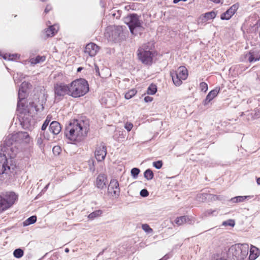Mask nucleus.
I'll return each mask as SVG.
<instances>
[{
    "instance_id": "1",
    "label": "nucleus",
    "mask_w": 260,
    "mask_h": 260,
    "mask_svg": "<svg viewBox=\"0 0 260 260\" xmlns=\"http://www.w3.org/2000/svg\"><path fill=\"white\" fill-rule=\"evenodd\" d=\"M26 132H21L15 135H9L0 145V175L8 174V171L13 172L17 168L15 159L19 151L18 138L27 137Z\"/></svg>"
},
{
    "instance_id": "2",
    "label": "nucleus",
    "mask_w": 260,
    "mask_h": 260,
    "mask_svg": "<svg viewBox=\"0 0 260 260\" xmlns=\"http://www.w3.org/2000/svg\"><path fill=\"white\" fill-rule=\"evenodd\" d=\"M89 129L88 120L74 119L66 127L64 136L71 141H80L86 137Z\"/></svg>"
},
{
    "instance_id": "3",
    "label": "nucleus",
    "mask_w": 260,
    "mask_h": 260,
    "mask_svg": "<svg viewBox=\"0 0 260 260\" xmlns=\"http://www.w3.org/2000/svg\"><path fill=\"white\" fill-rule=\"evenodd\" d=\"M69 84L71 90L70 96L73 98H80L89 91V85L85 79H77Z\"/></svg>"
},
{
    "instance_id": "4",
    "label": "nucleus",
    "mask_w": 260,
    "mask_h": 260,
    "mask_svg": "<svg viewBox=\"0 0 260 260\" xmlns=\"http://www.w3.org/2000/svg\"><path fill=\"white\" fill-rule=\"evenodd\" d=\"M249 246L246 243H238L232 245L229 250L228 255L232 256V260H244L248 254Z\"/></svg>"
},
{
    "instance_id": "5",
    "label": "nucleus",
    "mask_w": 260,
    "mask_h": 260,
    "mask_svg": "<svg viewBox=\"0 0 260 260\" xmlns=\"http://www.w3.org/2000/svg\"><path fill=\"white\" fill-rule=\"evenodd\" d=\"M124 22L127 24L132 34H135V30L137 28L143 30L144 27L142 26L143 22L140 20V16L136 13L128 14L124 18Z\"/></svg>"
},
{
    "instance_id": "6",
    "label": "nucleus",
    "mask_w": 260,
    "mask_h": 260,
    "mask_svg": "<svg viewBox=\"0 0 260 260\" xmlns=\"http://www.w3.org/2000/svg\"><path fill=\"white\" fill-rule=\"evenodd\" d=\"M138 59L145 65L150 66L153 62L154 53L152 51L148 49L146 45L140 47L137 51Z\"/></svg>"
},
{
    "instance_id": "7",
    "label": "nucleus",
    "mask_w": 260,
    "mask_h": 260,
    "mask_svg": "<svg viewBox=\"0 0 260 260\" xmlns=\"http://www.w3.org/2000/svg\"><path fill=\"white\" fill-rule=\"evenodd\" d=\"M53 91L54 93V100L56 102L61 101L64 95L70 96L71 90L70 84L59 82L54 84Z\"/></svg>"
},
{
    "instance_id": "8",
    "label": "nucleus",
    "mask_w": 260,
    "mask_h": 260,
    "mask_svg": "<svg viewBox=\"0 0 260 260\" xmlns=\"http://www.w3.org/2000/svg\"><path fill=\"white\" fill-rule=\"evenodd\" d=\"M109 34V39L114 42H118L123 39V29L122 26H116Z\"/></svg>"
},
{
    "instance_id": "9",
    "label": "nucleus",
    "mask_w": 260,
    "mask_h": 260,
    "mask_svg": "<svg viewBox=\"0 0 260 260\" xmlns=\"http://www.w3.org/2000/svg\"><path fill=\"white\" fill-rule=\"evenodd\" d=\"M239 5L236 3L230 7L225 12L220 15V19L222 20H228L235 14L239 8Z\"/></svg>"
},
{
    "instance_id": "10",
    "label": "nucleus",
    "mask_w": 260,
    "mask_h": 260,
    "mask_svg": "<svg viewBox=\"0 0 260 260\" xmlns=\"http://www.w3.org/2000/svg\"><path fill=\"white\" fill-rule=\"evenodd\" d=\"M1 195L12 207L18 200V195L14 191H6L2 192Z\"/></svg>"
},
{
    "instance_id": "11",
    "label": "nucleus",
    "mask_w": 260,
    "mask_h": 260,
    "mask_svg": "<svg viewBox=\"0 0 260 260\" xmlns=\"http://www.w3.org/2000/svg\"><path fill=\"white\" fill-rule=\"evenodd\" d=\"M107 155V147L105 145L97 146L95 151V157L98 161L103 160Z\"/></svg>"
},
{
    "instance_id": "12",
    "label": "nucleus",
    "mask_w": 260,
    "mask_h": 260,
    "mask_svg": "<svg viewBox=\"0 0 260 260\" xmlns=\"http://www.w3.org/2000/svg\"><path fill=\"white\" fill-rule=\"evenodd\" d=\"M220 91V87H216L214 89L211 90L207 95L206 98L203 100L202 104L204 106H206L217 96Z\"/></svg>"
},
{
    "instance_id": "13",
    "label": "nucleus",
    "mask_w": 260,
    "mask_h": 260,
    "mask_svg": "<svg viewBox=\"0 0 260 260\" xmlns=\"http://www.w3.org/2000/svg\"><path fill=\"white\" fill-rule=\"evenodd\" d=\"M99 47L94 43H90L86 45L84 48V53L91 57L94 56L98 53Z\"/></svg>"
},
{
    "instance_id": "14",
    "label": "nucleus",
    "mask_w": 260,
    "mask_h": 260,
    "mask_svg": "<svg viewBox=\"0 0 260 260\" xmlns=\"http://www.w3.org/2000/svg\"><path fill=\"white\" fill-rule=\"evenodd\" d=\"M27 96V91H25L23 89H19L18 93V101L17 105V108L18 111H20L21 109L24 110L25 107L24 104L22 102Z\"/></svg>"
},
{
    "instance_id": "15",
    "label": "nucleus",
    "mask_w": 260,
    "mask_h": 260,
    "mask_svg": "<svg viewBox=\"0 0 260 260\" xmlns=\"http://www.w3.org/2000/svg\"><path fill=\"white\" fill-rule=\"evenodd\" d=\"M108 180L106 175L99 174L96 179V186L100 189L103 190L106 188Z\"/></svg>"
},
{
    "instance_id": "16",
    "label": "nucleus",
    "mask_w": 260,
    "mask_h": 260,
    "mask_svg": "<svg viewBox=\"0 0 260 260\" xmlns=\"http://www.w3.org/2000/svg\"><path fill=\"white\" fill-rule=\"evenodd\" d=\"M113 190V193L115 196H119L120 193L119 185L118 181L115 179H112L108 187V191L111 192Z\"/></svg>"
},
{
    "instance_id": "17",
    "label": "nucleus",
    "mask_w": 260,
    "mask_h": 260,
    "mask_svg": "<svg viewBox=\"0 0 260 260\" xmlns=\"http://www.w3.org/2000/svg\"><path fill=\"white\" fill-rule=\"evenodd\" d=\"M49 129L53 135H57L61 131V127L58 121H53L50 124Z\"/></svg>"
},
{
    "instance_id": "18",
    "label": "nucleus",
    "mask_w": 260,
    "mask_h": 260,
    "mask_svg": "<svg viewBox=\"0 0 260 260\" xmlns=\"http://www.w3.org/2000/svg\"><path fill=\"white\" fill-rule=\"evenodd\" d=\"M174 221L178 225H181L185 223L191 224L192 219L188 216L184 215L177 217Z\"/></svg>"
},
{
    "instance_id": "19",
    "label": "nucleus",
    "mask_w": 260,
    "mask_h": 260,
    "mask_svg": "<svg viewBox=\"0 0 260 260\" xmlns=\"http://www.w3.org/2000/svg\"><path fill=\"white\" fill-rule=\"evenodd\" d=\"M216 16V13L214 11L205 13L201 15L200 19L202 22H206L207 21L213 19Z\"/></svg>"
},
{
    "instance_id": "20",
    "label": "nucleus",
    "mask_w": 260,
    "mask_h": 260,
    "mask_svg": "<svg viewBox=\"0 0 260 260\" xmlns=\"http://www.w3.org/2000/svg\"><path fill=\"white\" fill-rule=\"evenodd\" d=\"M253 196H236L233 198H232L228 201L229 203L232 204L234 203H239L244 202L246 200H249L253 198Z\"/></svg>"
},
{
    "instance_id": "21",
    "label": "nucleus",
    "mask_w": 260,
    "mask_h": 260,
    "mask_svg": "<svg viewBox=\"0 0 260 260\" xmlns=\"http://www.w3.org/2000/svg\"><path fill=\"white\" fill-rule=\"evenodd\" d=\"M170 75L172 77L173 82L174 84L176 86H179L181 85L182 83V80L183 79H181L180 77V76L178 74L174 72V71H171L170 72Z\"/></svg>"
},
{
    "instance_id": "22",
    "label": "nucleus",
    "mask_w": 260,
    "mask_h": 260,
    "mask_svg": "<svg viewBox=\"0 0 260 260\" xmlns=\"http://www.w3.org/2000/svg\"><path fill=\"white\" fill-rule=\"evenodd\" d=\"M176 73H178L180 76L181 79L185 80L188 77V72L186 68L184 66L179 67L176 71H174Z\"/></svg>"
},
{
    "instance_id": "23",
    "label": "nucleus",
    "mask_w": 260,
    "mask_h": 260,
    "mask_svg": "<svg viewBox=\"0 0 260 260\" xmlns=\"http://www.w3.org/2000/svg\"><path fill=\"white\" fill-rule=\"evenodd\" d=\"M31 118L29 117V115L24 116L20 120L21 125L26 128H28L31 125Z\"/></svg>"
},
{
    "instance_id": "24",
    "label": "nucleus",
    "mask_w": 260,
    "mask_h": 260,
    "mask_svg": "<svg viewBox=\"0 0 260 260\" xmlns=\"http://www.w3.org/2000/svg\"><path fill=\"white\" fill-rule=\"evenodd\" d=\"M10 203L7 201L0 194V212L4 211L11 207L9 205Z\"/></svg>"
},
{
    "instance_id": "25",
    "label": "nucleus",
    "mask_w": 260,
    "mask_h": 260,
    "mask_svg": "<svg viewBox=\"0 0 260 260\" xmlns=\"http://www.w3.org/2000/svg\"><path fill=\"white\" fill-rule=\"evenodd\" d=\"M258 249L255 247H251L250 250V254L249 255V260H255L258 256L259 254L257 253Z\"/></svg>"
},
{
    "instance_id": "26",
    "label": "nucleus",
    "mask_w": 260,
    "mask_h": 260,
    "mask_svg": "<svg viewBox=\"0 0 260 260\" xmlns=\"http://www.w3.org/2000/svg\"><path fill=\"white\" fill-rule=\"evenodd\" d=\"M45 32L47 37H50L54 36L57 32V30L54 25H51L45 30Z\"/></svg>"
},
{
    "instance_id": "27",
    "label": "nucleus",
    "mask_w": 260,
    "mask_h": 260,
    "mask_svg": "<svg viewBox=\"0 0 260 260\" xmlns=\"http://www.w3.org/2000/svg\"><path fill=\"white\" fill-rule=\"evenodd\" d=\"M45 59L46 57L45 56L38 55L35 58L30 59V61L31 64H36L37 63L44 62Z\"/></svg>"
},
{
    "instance_id": "28",
    "label": "nucleus",
    "mask_w": 260,
    "mask_h": 260,
    "mask_svg": "<svg viewBox=\"0 0 260 260\" xmlns=\"http://www.w3.org/2000/svg\"><path fill=\"white\" fill-rule=\"evenodd\" d=\"M37 221V216L36 215H32L28 217L23 222L24 226H26L35 223Z\"/></svg>"
},
{
    "instance_id": "29",
    "label": "nucleus",
    "mask_w": 260,
    "mask_h": 260,
    "mask_svg": "<svg viewBox=\"0 0 260 260\" xmlns=\"http://www.w3.org/2000/svg\"><path fill=\"white\" fill-rule=\"evenodd\" d=\"M103 214V211L101 210H95L88 215V218L89 219L93 220L96 217L100 216Z\"/></svg>"
},
{
    "instance_id": "30",
    "label": "nucleus",
    "mask_w": 260,
    "mask_h": 260,
    "mask_svg": "<svg viewBox=\"0 0 260 260\" xmlns=\"http://www.w3.org/2000/svg\"><path fill=\"white\" fill-rule=\"evenodd\" d=\"M144 177L147 180H151L154 178V173L150 169H147L144 172Z\"/></svg>"
},
{
    "instance_id": "31",
    "label": "nucleus",
    "mask_w": 260,
    "mask_h": 260,
    "mask_svg": "<svg viewBox=\"0 0 260 260\" xmlns=\"http://www.w3.org/2000/svg\"><path fill=\"white\" fill-rule=\"evenodd\" d=\"M42 136L45 138V136H44V133H41L40 136H38L37 137V145L41 149L44 148V144H43V140L42 139Z\"/></svg>"
},
{
    "instance_id": "32",
    "label": "nucleus",
    "mask_w": 260,
    "mask_h": 260,
    "mask_svg": "<svg viewBox=\"0 0 260 260\" xmlns=\"http://www.w3.org/2000/svg\"><path fill=\"white\" fill-rule=\"evenodd\" d=\"M157 90V86L154 84H151L148 87L147 93L150 95H154Z\"/></svg>"
},
{
    "instance_id": "33",
    "label": "nucleus",
    "mask_w": 260,
    "mask_h": 260,
    "mask_svg": "<svg viewBox=\"0 0 260 260\" xmlns=\"http://www.w3.org/2000/svg\"><path fill=\"white\" fill-rule=\"evenodd\" d=\"M23 254L24 251L21 248H17L13 251V255L15 258H20L23 256Z\"/></svg>"
},
{
    "instance_id": "34",
    "label": "nucleus",
    "mask_w": 260,
    "mask_h": 260,
    "mask_svg": "<svg viewBox=\"0 0 260 260\" xmlns=\"http://www.w3.org/2000/svg\"><path fill=\"white\" fill-rule=\"evenodd\" d=\"M137 93V91L135 89H132L125 94L124 97L126 99L129 100L134 96Z\"/></svg>"
},
{
    "instance_id": "35",
    "label": "nucleus",
    "mask_w": 260,
    "mask_h": 260,
    "mask_svg": "<svg viewBox=\"0 0 260 260\" xmlns=\"http://www.w3.org/2000/svg\"><path fill=\"white\" fill-rule=\"evenodd\" d=\"M210 195V194L207 193H202L198 194L197 198L200 202H204Z\"/></svg>"
},
{
    "instance_id": "36",
    "label": "nucleus",
    "mask_w": 260,
    "mask_h": 260,
    "mask_svg": "<svg viewBox=\"0 0 260 260\" xmlns=\"http://www.w3.org/2000/svg\"><path fill=\"white\" fill-rule=\"evenodd\" d=\"M246 57H248V60L250 62H254L259 60L260 57L255 58L254 56L253 53L250 51L246 55Z\"/></svg>"
},
{
    "instance_id": "37",
    "label": "nucleus",
    "mask_w": 260,
    "mask_h": 260,
    "mask_svg": "<svg viewBox=\"0 0 260 260\" xmlns=\"http://www.w3.org/2000/svg\"><path fill=\"white\" fill-rule=\"evenodd\" d=\"M31 86H32L29 82L24 81L21 83L19 88L27 91V89L31 88Z\"/></svg>"
},
{
    "instance_id": "38",
    "label": "nucleus",
    "mask_w": 260,
    "mask_h": 260,
    "mask_svg": "<svg viewBox=\"0 0 260 260\" xmlns=\"http://www.w3.org/2000/svg\"><path fill=\"white\" fill-rule=\"evenodd\" d=\"M140 172V170L138 168H133L131 171V175L135 179L138 177Z\"/></svg>"
},
{
    "instance_id": "39",
    "label": "nucleus",
    "mask_w": 260,
    "mask_h": 260,
    "mask_svg": "<svg viewBox=\"0 0 260 260\" xmlns=\"http://www.w3.org/2000/svg\"><path fill=\"white\" fill-rule=\"evenodd\" d=\"M28 107H29L28 109V113L31 110L34 111V110H35V111L37 112L39 111V108H38V106L36 105V104L34 102H30L29 103Z\"/></svg>"
},
{
    "instance_id": "40",
    "label": "nucleus",
    "mask_w": 260,
    "mask_h": 260,
    "mask_svg": "<svg viewBox=\"0 0 260 260\" xmlns=\"http://www.w3.org/2000/svg\"><path fill=\"white\" fill-rule=\"evenodd\" d=\"M199 88L201 91L205 93L208 89V84L205 82H202L199 84Z\"/></svg>"
},
{
    "instance_id": "41",
    "label": "nucleus",
    "mask_w": 260,
    "mask_h": 260,
    "mask_svg": "<svg viewBox=\"0 0 260 260\" xmlns=\"http://www.w3.org/2000/svg\"><path fill=\"white\" fill-rule=\"evenodd\" d=\"M222 225L224 226H230L231 227H234L235 225V220L233 219H228L227 220L224 221L222 222Z\"/></svg>"
},
{
    "instance_id": "42",
    "label": "nucleus",
    "mask_w": 260,
    "mask_h": 260,
    "mask_svg": "<svg viewBox=\"0 0 260 260\" xmlns=\"http://www.w3.org/2000/svg\"><path fill=\"white\" fill-rule=\"evenodd\" d=\"M50 121V119L49 118L48 116H47L46 119L45 120V121H44V122L42 125V127H41L42 131H45L46 129L47 126L49 125Z\"/></svg>"
},
{
    "instance_id": "43",
    "label": "nucleus",
    "mask_w": 260,
    "mask_h": 260,
    "mask_svg": "<svg viewBox=\"0 0 260 260\" xmlns=\"http://www.w3.org/2000/svg\"><path fill=\"white\" fill-rule=\"evenodd\" d=\"M152 165L156 169H160L161 168V167L163 165V162L162 160H159L153 162Z\"/></svg>"
},
{
    "instance_id": "44",
    "label": "nucleus",
    "mask_w": 260,
    "mask_h": 260,
    "mask_svg": "<svg viewBox=\"0 0 260 260\" xmlns=\"http://www.w3.org/2000/svg\"><path fill=\"white\" fill-rule=\"evenodd\" d=\"M20 55L17 53L9 54L8 60H15L16 59L19 58Z\"/></svg>"
},
{
    "instance_id": "45",
    "label": "nucleus",
    "mask_w": 260,
    "mask_h": 260,
    "mask_svg": "<svg viewBox=\"0 0 260 260\" xmlns=\"http://www.w3.org/2000/svg\"><path fill=\"white\" fill-rule=\"evenodd\" d=\"M142 229L146 233H150L152 232V229L147 224H143L142 225Z\"/></svg>"
},
{
    "instance_id": "46",
    "label": "nucleus",
    "mask_w": 260,
    "mask_h": 260,
    "mask_svg": "<svg viewBox=\"0 0 260 260\" xmlns=\"http://www.w3.org/2000/svg\"><path fill=\"white\" fill-rule=\"evenodd\" d=\"M140 194L142 197L145 198L149 196V192L147 189L144 188L140 191Z\"/></svg>"
},
{
    "instance_id": "47",
    "label": "nucleus",
    "mask_w": 260,
    "mask_h": 260,
    "mask_svg": "<svg viewBox=\"0 0 260 260\" xmlns=\"http://www.w3.org/2000/svg\"><path fill=\"white\" fill-rule=\"evenodd\" d=\"M60 147L58 146H55L53 147L52 151L54 154H59L60 153Z\"/></svg>"
},
{
    "instance_id": "48",
    "label": "nucleus",
    "mask_w": 260,
    "mask_h": 260,
    "mask_svg": "<svg viewBox=\"0 0 260 260\" xmlns=\"http://www.w3.org/2000/svg\"><path fill=\"white\" fill-rule=\"evenodd\" d=\"M133 127V124H132L131 123H128V122L125 123V126H124L125 128L128 132L130 131L132 129Z\"/></svg>"
},
{
    "instance_id": "49",
    "label": "nucleus",
    "mask_w": 260,
    "mask_h": 260,
    "mask_svg": "<svg viewBox=\"0 0 260 260\" xmlns=\"http://www.w3.org/2000/svg\"><path fill=\"white\" fill-rule=\"evenodd\" d=\"M52 9V7L50 4L47 5L45 10H44V13L45 14H47L48 12H49Z\"/></svg>"
},
{
    "instance_id": "50",
    "label": "nucleus",
    "mask_w": 260,
    "mask_h": 260,
    "mask_svg": "<svg viewBox=\"0 0 260 260\" xmlns=\"http://www.w3.org/2000/svg\"><path fill=\"white\" fill-rule=\"evenodd\" d=\"M94 71L96 75L100 76V69L98 65L96 64H94Z\"/></svg>"
},
{
    "instance_id": "51",
    "label": "nucleus",
    "mask_w": 260,
    "mask_h": 260,
    "mask_svg": "<svg viewBox=\"0 0 260 260\" xmlns=\"http://www.w3.org/2000/svg\"><path fill=\"white\" fill-rule=\"evenodd\" d=\"M144 100L146 103L151 102L153 100V98L150 96H146L144 98Z\"/></svg>"
},
{
    "instance_id": "52",
    "label": "nucleus",
    "mask_w": 260,
    "mask_h": 260,
    "mask_svg": "<svg viewBox=\"0 0 260 260\" xmlns=\"http://www.w3.org/2000/svg\"><path fill=\"white\" fill-rule=\"evenodd\" d=\"M0 55L2 56V57L6 60V59H8V58H9V54H7V53H5V54H2L1 53H0Z\"/></svg>"
},
{
    "instance_id": "53",
    "label": "nucleus",
    "mask_w": 260,
    "mask_h": 260,
    "mask_svg": "<svg viewBox=\"0 0 260 260\" xmlns=\"http://www.w3.org/2000/svg\"><path fill=\"white\" fill-rule=\"evenodd\" d=\"M50 185V183H48L44 187V188L42 189V192H45L47 190V189H48V186L49 185Z\"/></svg>"
},
{
    "instance_id": "54",
    "label": "nucleus",
    "mask_w": 260,
    "mask_h": 260,
    "mask_svg": "<svg viewBox=\"0 0 260 260\" xmlns=\"http://www.w3.org/2000/svg\"><path fill=\"white\" fill-rule=\"evenodd\" d=\"M187 0H173V3L174 4H177L178 3H179V2L180 1H182V2H186Z\"/></svg>"
},
{
    "instance_id": "55",
    "label": "nucleus",
    "mask_w": 260,
    "mask_h": 260,
    "mask_svg": "<svg viewBox=\"0 0 260 260\" xmlns=\"http://www.w3.org/2000/svg\"><path fill=\"white\" fill-rule=\"evenodd\" d=\"M169 258L167 255H165L164 257H162L161 258L159 259V260H167V259Z\"/></svg>"
},
{
    "instance_id": "56",
    "label": "nucleus",
    "mask_w": 260,
    "mask_h": 260,
    "mask_svg": "<svg viewBox=\"0 0 260 260\" xmlns=\"http://www.w3.org/2000/svg\"><path fill=\"white\" fill-rule=\"evenodd\" d=\"M214 212V211H212V210H208L207 212L208 213V214L210 215V214H212L213 213V212Z\"/></svg>"
},
{
    "instance_id": "57",
    "label": "nucleus",
    "mask_w": 260,
    "mask_h": 260,
    "mask_svg": "<svg viewBox=\"0 0 260 260\" xmlns=\"http://www.w3.org/2000/svg\"><path fill=\"white\" fill-rule=\"evenodd\" d=\"M256 182H257V184L260 185V178H257Z\"/></svg>"
},
{
    "instance_id": "58",
    "label": "nucleus",
    "mask_w": 260,
    "mask_h": 260,
    "mask_svg": "<svg viewBox=\"0 0 260 260\" xmlns=\"http://www.w3.org/2000/svg\"><path fill=\"white\" fill-rule=\"evenodd\" d=\"M64 251L66 253H68L70 251V249L68 248H66L64 249Z\"/></svg>"
},
{
    "instance_id": "59",
    "label": "nucleus",
    "mask_w": 260,
    "mask_h": 260,
    "mask_svg": "<svg viewBox=\"0 0 260 260\" xmlns=\"http://www.w3.org/2000/svg\"><path fill=\"white\" fill-rule=\"evenodd\" d=\"M82 69V67L78 68V69H77V72H80Z\"/></svg>"
},
{
    "instance_id": "60",
    "label": "nucleus",
    "mask_w": 260,
    "mask_h": 260,
    "mask_svg": "<svg viewBox=\"0 0 260 260\" xmlns=\"http://www.w3.org/2000/svg\"><path fill=\"white\" fill-rule=\"evenodd\" d=\"M20 78L24 79V78H25V76H23V74H21V76H20Z\"/></svg>"
},
{
    "instance_id": "61",
    "label": "nucleus",
    "mask_w": 260,
    "mask_h": 260,
    "mask_svg": "<svg viewBox=\"0 0 260 260\" xmlns=\"http://www.w3.org/2000/svg\"><path fill=\"white\" fill-rule=\"evenodd\" d=\"M48 0H41V2H47Z\"/></svg>"
},
{
    "instance_id": "62",
    "label": "nucleus",
    "mask_w": 260,
    "mask_h": 260,
    "mask_svg": "<svg viewBox=\"0 0 260 260\" xmlns=\"http://www.w3.org/2000/svg\"><path fill=\"white\" fill-rule=\"evenodd\" d=\"M14 82H15V83H16V80H14Z\"/></svg>"
},
{
    "instance_id": "63",
    "label": "nucleus",
    "mask_w": 260,
    "mask_h": 260,
    "mask_svg": "<svg viewBox=\"0 0 260 260\" xmlns=\"http://www.w3.org/2000/svg\"><path fill=\"white\" fill-rule=\"evenodd\" d=\"M44 257H43L42 258H40V259L39 260H41Z\"/></svg>"
}]
</instances>
